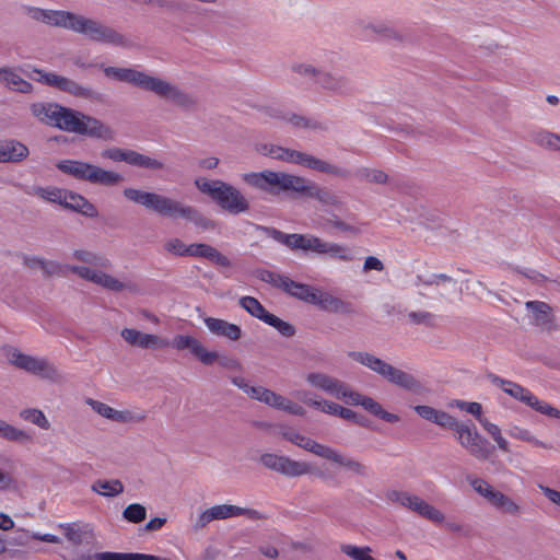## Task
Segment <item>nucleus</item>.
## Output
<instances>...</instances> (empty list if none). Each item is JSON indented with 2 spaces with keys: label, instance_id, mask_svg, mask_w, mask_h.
Segmentation results:
<instances>
[{
  "label": "nucleus",
  "instance_id": "40",
  "mask_svg": "<svg viewBox=\"0 0 560 560\" xmlns=\"http://www.w3.org/2000/svg\"><path fill=\"white\" fill-rule=\"evenodd\" d=\"M295 397L301 399L305 405L316 408V409H319L320 411H323L325 413L332 415V416L337 415L339 405L334 401L326 400V399H322V400L314 399V398L310 397V393L306 390H296Z\"/></svg>",
  "mask_w": 560,
  "mask_h": 560
},
{
  "label": "nucleus",
  "instance_id": "46",
  "mask_svg": "<svg viewBox=\"0 0 560 560\" xmlns=\"http://www.w3.org/2000/svg\"><path fill=\"white\" fill-rule=\"evenodd\" d=\"M130 165L138 166L141 168L152 170V171H160V170L164 168V164L161 161L153 159L151 156L141 154L133 150H132Z\"/></svg>",
  "mask_w": 560,
  "mask_h": 560
},
{
  "label": "nucleus",
  "instance_id": "24",
  "mask_svg": "<svg viewBox=\"0 0 560 560\" xmlns=\"http://www.w3.org/2000/svg\"><path fill=\"white\" fill-rule=\"evenodd\" d=\"M120 336L128 345L140 349H164L170 346L167 339L135 328H124Z\"/></svg>",
  "mask_w": 560,
  "mask_h": 560
},
{
  "label": "nucleus",
  "instance_id": "12",
  "mask_svg": "<svg viewBox=\"0 0 560 560\" xmlns=\"http://www.w3.org/2000/svg\"><path fill=\"white\" fill-rule=\"evenodd\" d=\"M195 186L200 192L211 197L222 210L231 214L244 213L250 208L249 201L241 190L223 180L198 177L195 179Z\"/></svg>",
  "mask_w": 560,
  "mask_h": 560
},
{
  "label": "nucleus",
  "instance_id": "25",
  "mask_svg": "<svg viewBox=\"0 0 560 560\" xmlns=\"http://www.w3.org/2000/svg\"><path fill=\"white\" fill-rule=\"evenodd\" d=\"M28 18L49 26L66 28L70 11L50 10L36 7L26 8Z\"/></svg>",
  "mask_w": 560,
  "mask_h": 560
},
{
  "label": "nucleus",
  "instance_id": "44",
  "mask_svg": "<svg viewBox=\"0 0 560 560\" xmlns=\"http://www.w3.org/2000/svg\"><path fill=\"white\" fill-rule=\"evenodd\" d=\"M479 423L482 425L486 432L492 438V440L497 443L498 447L502 452H510V444L506 441V439L502 435L501 429L497 424L490 422L485 417L480 419Z\"/></svg>",
  "mask_w": 560,
  "mask_h": 560
},
{
  "label": "nucleus",
  "instance_id": "62",
  "mask_svg": "<svg viewBox=\"0 0 560 560\" xmlns=\"http://www.w3.org/2000/svg\"><path fill=\"white\" fill-rule=\"evenodd\" d=\"M18 532L24 534L26 537H32L33 539H36V540L50 542V544H60L61 542L60 538L52 534H32V535H30L28 532L23 528H19Z\"/></svg>",
  "mask_w": 560,
  "mask_h": 560
},
{
  "label": "nucleus",
  "instance_id": "27",
  "mask_svg": "<svg viewBox=\"0 0 560 560\" xmlns=\"http://www.w3.org/2000/svg\"><path fill=\"white\" fill-rule=\"evenodd\" d=\"M203 322L208 330L217 337H223L231 341L242 338V329L236 324L215 317H206Z\"/></svg>",
  "mask_w": 560,
  "mask_h": 560
},
{
  "label": "nucleus",
  "instance_id": "37",
  "mask_svg": "<svg viewBox=\"0 0 560 560\" xmlns=\"http://www.w3.org/2000/svg\"><path fill=\"white\" fill-rule=\"evenodd\" d=\"M313 304L324 311L331 313L346 312L349 306L348 303L343 302L339 298H336L320 290H317V294L315 295V301Z\"/></svg>",
  "mask_w": 560,
  "mask_h": 560
},
{
  "label": "nucleus",
  "instance_id": "9",
  "mask_svg": "<svg viewBox=\"0 0 560 560\" xmlns=\"http://www.w3.org/2000/svg\"><path fill=\"white\" fill-rule=\"evenodd\" d=\"M2 350L10 365L32 376L54 385H61L67 380L66 374L45 357L25 353L13 346H5Z\"/></svg>",
  "mask_w": 560,
  "mask_h": 560
},
{
  "label": "nucleus",
  "instance_id": "63",
  "mask_svg": "<svg viewBox=\"0 0 560 560\" xmlns=\"http://www.w3.org/2000/svg\"><path fill=\"white\" fill-rule=\"evenodd\" d=\"M385 266L383 261L375 256H368L363 264V271L369 272L371 270L383 271Z\"/></svg>",
  "mask_w": 560,
  "mask_h": 560
},
{
  "label": "nucleus",
  "instance_id": "7",
  "mask_svg": "<svg viewBox=\"0 0 560 560\" xmlns=\"http://www.w3.org/2000/svg\"><path fill=\"white\" fill-rule=\"evenodd\" d=\"M280 434L285 441L295 444L296 446L314 454L317 457L345 468L357 477L366 478L369 476V469L365 464L351 456H347L340 453L338 450L331 446L318 443L315 440L301 434L293 428L284 427L281 429Z\"/></svg>",
  "mask_w": 560,
  "mask_h": 560
},
{
  "label": "nucleus",
  "instance_id": "5",
  "mask_svg": "<svg viewBox=\"0 0 560 560\" xmlns=\"http://www.w3.org/2000/svg\"><path fill=\"white\" fill-rule=\"evenodd\" d=\"M72 258L85 266L67 265L65 269L79 278L102 287L108 291L120 293L128 292L137 294L139 285L132 280H120L113 275L103 271L101 268L109 266V260L89 249H75Z\"/></svg>",
  "mask_w": 560,
  "mask_h": 560
},
{
  "label": "nucleus",
  "instance_id": "50",
  "mask_svg": "<svg viewBox=\"0 0 560 560\" xmlns=\"http://www.w3.org/2000/svg\"><path fill=\"white\" fill-rule=\"evenodd\" d=\"M340 550L353 560H376L371 556L372 549L368 546L358 547L345 544L340 546Z\"/></svg>",
  "mask_w": 560,
  "mask_h": 560
},
{
  "label": "nucleus",
  "instance_id": "20",
  "mask_svg": "<svg viewBox=\"0 0 560 560\" xmlns=\"http://www.w3.org/2000/svg\"><path fill=\"white\" fill-rule=\"evenodd\" d=\"M259 462L265 468L290 478L301 477L313 471L311 464L292 459L285 455L265 453L259 457Z\"/></svg>",
  "mask_w": 560,
  "mask_h": 560
},
{
  "label": "nucleus",
  "instance_id": "28",
  "mask_svg": "<svg viewBox=\"0 0 560 560\" xmlns=\"http://www.w3.org/2000/svg\"><path fill=\"white\" fill-rule=\"evenodd\" d=\"M260 398V402L294 416H303L305 412L300 405L269 388H265Z\"/></svg>",
  "mask_w": 560,
  "mask_h": 560
},
{
  "label": "nucleus",
  "instance_id": "53",
  "mask_svg": "<svg viewBox=\"0 0 560 560\" xmlns=\"http://www.w3.org/2000/svg\"><path fill=\"white\" fill-rule=\"evenodd\" d=\"M101 155H102V158L109 159L114 162H126V163L130 164L132 150H124L120 148L113 147V148L103 150Z\"/></svg>",
  "mask_w": 560,
  "mask_h": 560
},
{
  "label": "nucleus",
  "instance_id": "41",
  "mask_svg": "<svg viewBox=\"0 0 560 560\" xmlns=\"http://www.w3.org/2000/svg\"><path fill=\"white\" fill-rule=\"evenodd\" d=\"M94 560H168L166 558H161L152 555L144 553H122V552H96L94 555Z\"/></svg>",
  "mask_w": 560,
  "mask_h": 560
},
{
  "label": "nucleus",
  "instance_id": "14",
  "mask_svg": "<svg viewBox=\"0 0 560 560\" xmlns=\"http://www.w3.org/2000/svg\"><path fill=\"white\" fill-rule=\"evenodd\" d=\"M260 153H262L264 155H268L275 160L299 164L311 170H315L325 174H330L337 177L346 178L348 176V172L346 170L300 151L273 144H266L260 149Z\"/></svg>",
  "mask_w": 560,
  "mask_h": 560
},
{
  "label": "nucleus",
  "instance_id": "45",
  "mask_svg": "<svg viewBox=\"0 0 560 560\" xmlns=\"http://www.w3.org/2000/svg\"><path fill=\"white\" fill-rule=\"evenodd\" d=\"M238 303L247 313L260 320H264L269 313L261 303L253 296H243L240 299Z\"/></svg>",
  "mask_w": 560,
  "mask_h": 560
},
{
  "label": "nucleus",
  "instance_id": "19",
  "mask_svg": "<svg viewBox=\"0 0 560 560\" xmlns=\"http://www.w3.org/2000/svg\"><path fill=\"white\" fill-rule=\"evenodd\" d=\"M491 381L495 386L500 387L504 393H506L511 397H513L522 402H525L526 405H528L536 411H538L542 415H546L548 417L560 419V410L550 406L546 401L539 400L528 389L524 388L520 384L500 378L498 376H492Z\"/></svg>",
  "mask_w": 560,
  "mask_h": 560
},
{
  "label": "nucleus",
  "instance_id": "33",
  "mask_svg": "<svg viewBox=\"0 0 560 560\" xmlns=\"http://www.w3.org/2000/svg\"><path fill=\"white\" fill-rule=\"evenodd\" d=\"M0 82L8 89L20 93H31L33 91V85L11 68H0Z\"/></svg>",
  "mask_w": 560,
  "mask_h": 560
},
{
  "label": "nucleus",
  "instance_id": "4",
  "mask_svg": "<svg viewBox=\"0 0 560 560\" xmlns=\"http://www.w3.org/2000/svg\"><path fill=\"white\" fill-rule=\"evenodd\" d=\"M122 195L129 201L140 205L161 217L185 219L202 230H211L214 228V223L203 217L196 208L164 195L131 187L125 188Z\"/></svg>",
  "mask_w": 560,
  "mask_h": 560
},
{
  "label": "nucleus",
  "instance_id": "43",
  "mask_svg": "<svg viewBox=\"0 0 560 560\" xmlns=\"http://www.w3.org/2000/svg\"><path fill=\"white\" fill-rule=\"evenodd\" d=\"M19 416L22 420L33 423L42 430L50 429V422L40 409L24 408L19 412Z\"/></svg>",
  "mask_w": 560,
  "mask_h": 560
},
{
  "label": "nucleus",
  "instance_id": "1",
  "mask_svg": "<svg viewBox=\"0 0 560 560\" xmlns=\"http://www.w3.org/2000/svg\"><path fill=\"white\" fill-rule=\"evenodd\" d=\"M242 179L250 187L272 195L292 190L315 199L325 207L334 209L343 207V201L337 192L298 175L266 170L245 173Z\"/></svg>",
  "mask_w": 560,
  "mask_h": 560
},
{
  "label": "nucleus",
  "instance_id": "31",
  "mask_svg": "<svg viewBox=\"0 0 560 560\" xmlns=\"http://www.w3.org/2000/svg\"><path fill=\"white\" fill-rule=\"evenodd\" d=\"M28 153V148L20 141L10 139L0 142V163H19Z\"/></svg>",
  "mask_w": 560,
  "mask_h": 560
},
{
  "label": "nucleus",
  "instance_id": "26",
  "mask_svg": "<svg viewBox=\"0 0 560 560\" xmlns=\"http://www.w3.org/2000/svg\"><path fill=\"white\" fill-rule=\"evenodd\" d=\"M357 27L361 35L365 37H371L375 34L388 40H395L399 43L405 40V36L399 31L384 23L368 22L361 20L357 22Z\"/></svg>",
  "mask_w": 560,
  "mask_h": 560
},
{
  "label": "nucleus",
  "instance_id": "18",
  "mask_svg": "<svg viewBox=\"0 0 560 560\" xmlns=\"http://www.w3.org/2000/svg\"><path fill=\"white\" fill-rule=\"evenodd\" d=\"M30 78L42 84L75 97L84 100H91L95 97V92L92 89L80 84L71 78L63 77L55 72H46L42 69H33Z\"/></svg>",
  "mask_w": 560,
  "mask_h": 560
},
{
  "label": "nucleus",
  "instance_id": "13",
  "mask_svg": "<svg viewBox=\"0 0 560 560\" xmlns=\"http://www.w3.org/2000/svg\"><path fill=\"white\" fill-rule=\"evenodd\" d=\"M56 167L66 175L93 185L113 187L124 180L122 175L117 172L79 160H61Z\"/></svg>",
  "mask_w": 560,
  "mask_h": 560
},
{
  "label": "nucleus",
  "instance_id": "17",
  "mask_svg": "<svg viewBox=\"0 0 560 560\" xmlns=\"http://www.w3.org/2000/svg\"><path fill=\"white\" fill-rule=\"evenodd\" d=\"M240 516H245L252 521H262L267 518L266 514L254 509L241 508L233 504H217L206 509L197 516L194 528L200 530L207 527L211 522Z\"/></svg>",
  "mask_w": 560,
  "mask_h": 560
},
{
  "label": "nucleus",
  "instance_id": "60",
  "mask_svg": "<svg viewBox=\"0 0 560 560\" xmlns=\"http://www.w3.org/2000/svg\"><path fill=\"white\" fill-rule=\"evenodd\" d=\"M18 489L16 478L9 471L0 468V491H11Z\"/></svg>",
  "mask_w": 560,
  "mask_h": 560
},
{
  "label": "nucleus",
  "instance_id": "3",
  "mask_svg": "<svg viewBox=\"0 0 560 560\" xmlns=\"http://www.w3.org/2000/svg\"><path fill=\"white\" fill-rule=\"evenodd\" d=\"M103 72L110 79L129 83L144 91L151 92L161 100L170 102L179 108L191 109L197 105V101L192 95L186 93L178 85L160 77L151 75L132 68L110 66L103 67Z\"/></svg>",
  "mask_w": 560,
  "mask_h": 560
},
{
  "label": "nucleus",
  "instance_id": "30",
  "mask_svg": "<svg viewBox=\"0 0 560 560\" xmlns=\"http://www.w3.org/2000/svg\"><path fill=\"white\" fill-rule=\"evenodd\" d=\"M63 208L79 212L89 218L97 217L96 207L80 194L65 189L61 205Z\"/></svg>",
  "mask_w": 560,
  "mask_h": 560
},
{
  "label": "nucleus",
  "instance_id": "42",
  "mask_svg": "<svg viewBox=\"0 0 560 560\" xmlns=\"http://www.w3.org/2000/svg\"><path fill=\"white\" fill-rule=\"evenodd\" d=\"M28 194L36 196L45 201L61 205L62 196L65 195V189L52 186H35L28 191Z\"/></svg>",
  "mask_w": 560,
  "mask_h": 560
},
{
  "label": "nucleus",
  "instance_id": "35",
  "mask_svg": "<svg viewBox=\"0 0 560 560\" xmlns=\"http://www.w3.org/2000/svg\"><path fill=\"white\" fill-rule=\"evenodd\" d=\"M0 439L18 444L32 442V435L28 432L12 425L2 418H0Z\"/></svg>",
  "mask_w": 560,
  "mask_h": 560
},
{
  "label": "nucleus",
  "instance_id": "11",
  "mask_svg": "<svg viewBox=\"0 0 560 560\" xmlns=\"http://www.w3.org/2000/svg\"><path fill=\"white\" fill-rule=\"evenodd\" d=\"M66 30L84 35L90 40L101 44H110L122 48L132 46L131 42L114 27L74 12H70Z\"/></svg>",
  "mask_w": 560,
  "mask_h": 560
},
{
  "label": "nucleus",
  "instance_id": "38",
  "mask_svg": "<svg viewBox=\"0 0 560 560\" xmlns=\"http://www.w3.org/2000/svg\"><path fill=\"white\" fill-rule=\"evenodd\" d=\"M412 512L434 524H442L445 522V514L422 498L417 500Z\"/></svg>",
  "mask_w": 560,
  "mask_h": 560
},
{
  "label": "nucleus",
  "instance_id": "56",
  "mask_svg": "<svg viewBox=\"0 0 560 560\" xmlns=\"http://www.w3.org/2000/svg\"><path fill=\"white\" fill-rule=\"evenodd\" d=\"M257 277L261 281L270 283V284H272V285H275L277 288H280V289H283V287L285 285V283L288 281V278H289V277H285V276H281V275L275 273V272L269 271V270H260V271H258Z\"/></svg>",
  "mask_w": 560,
  "mask_h": 560
},
{
  "label": "nucleus",
  "instance_id": "16",
  "mask_svg": "<svg viewBox=\"0 0 560 560\" xmlns=\"http://www.w3.org/2000/svg\"><path fill=\"white\" fill-rule=\"evenodd\" d=\"M163 249L167 254L177 257H202L221 267L230 268L232 266L231 260L225 255L213 246L203 243L187 245L178 237H170L164 241Z\"/></svg>",
  "mask_w": 560,
  "mask_h": 560
},
{
  "label": "nucleus",
  "instance_id": "55",
  "mask_svg": "<svg viewBox=\"0 0 560 560\" xmlns=\"http://www.w3.org/2000/svg\"><path fill=\"white\" fill-rule=\"evenodd\" d=\"M360 176L364 180L374 184H386L388 180V175L382 170L377 168H362L360 171Z\"/></svg>",
  "mask_w": 560,
  "mask_h": 560
},
{
  "label": "nucleus",
  "instance_id": "57",
  "mask_svg": "<svg viewBox=\"0 0 560 560\" xmlns=\"http://www.w3.org/2000/svg\"><path fill=\"white\" fill-rule=\"evenodd\" d=\"M452 406H455V407L459 408L460 410H464V411L472 415L478 420V422L480 421V419L483 418V416H482V406L479 402H476V401L468 402V401H464V400H454L452 402Z\"/></svg>",
  "mask_w": 560,
  "mask_h": 560
},
{
  "label": "nucleus",
  "instance_id": "23",
  "mask_svg": "<svg viewBox=\"0 0 560 560\" xmlns=\"http://www.w3.org/2000/svg\"><path fill=\"white\" fill-rule=\"evenodd\" d=\"M317 85L324 91L338 96H350L354 93V85L351 79L340 72L323 70L319 73Z\"/></svg>",
  "mask_w": 560,
  "mask_h": 560
},
{
  "label": "nucleus",
  "instance_id": "21",
  "mask_svg": "<svg viewBox=\"0 0 560 560\" xmlns=\"http://www.w3.org/2000/svg\"><path fill=\"white\" fill-rule=\"evenodd\" d=\"M454 436L458 444L476 459L487 460L489 458L490 451L487 447V440L479 434L474 424L462 422L454 432Z\"/></svg>",
  "mask_w": 560,
  "mask_h": 560
},
{
  "label": "nucleus",
  "instance_id": "64",
  "mask_svg": "<svg viewBox=\"0 0 560 560\" xmlns=\"http://www.w3.org/2000/svg\"><path fill=\"white\" fill-rule=\"evenodd\" d=\"M538 488L551 503L560 508V491L544 485H538Z\"/></svg>",
  "mask_w": 560,
  "mask_h": 560
},
{
  "label": "nucleus",
  "instance_id": "15",
  "mask_svg": "<svg viewBox=\"0 0 560 560\" xmlns=\"http://www.w3.org/2000/svg\"><path fill=\"white\" fill-rule=\"evenodd\" d=\"M172 347L177 351L189 350V352L203 365L218 363L230 371H240L242 365L237 359L222 355L217 351L208 350L202 342L194 336L176 335L172 339Z\"/></svg>",
  "mask_w": 560,
  "mask_h": 560
},
{
  "label": "nucleus",
  "instance_id": "48",
  "mask_svg": "<svg viewBox=\"0 0 560 560\" xmlns=\"http://www.w3.org/2000/svg\"><path fill=\"white\" fill-rule=\"evenodd\" d=\"M387 498L390 502L397 503L401 505L402 508L408 509L409 511H412L415 504L417 503V500L420 498L417 494H413L408 491H390L387 494Z\"/></svg>",
  "mask_w": 560,
  "mask_h": 560
},
{
  "label": "nucleus",
  "instance_id": "32",
  "mask_svg": "<svg viewBox=\"0 0 560 560\" xmlns=\"http://www.w3.org/2000/svg\"><path fill=\"white\" fill-rule=\"evenodd\" d=\"M23 265L30 270H40L46 278L60 276L63 272L61 265L57 261L47 260L38 256H24Z\"/></svg>",
  "mask_w": 560,
  "mask_h": 560
},
{
  "label": "nucleus",
  "instance_id": "36",
  "mask_svg": "<svg viewBox=\"0 0 560 560\" xmlns=\"http://www.w3.org/2000/svg\"><path fill=\"white\" fill-rule=\"evenodd\" d=\"M282 290L301 301L313 304L318 289L308 284L295 282L288 278Z\"/></svg>",
  "mask_w": 560,
  "mask_h": 560
},
{
  "label": "nucleus",
  "instance_id": "22",
  "mask_svg": "<svg viewBox=\"0 0 560 560\" xmlns=\"http://www.w3.org/2000/svg\"><path fill=\"white\" fill-rule=\"evenodd\" d=\"M86 405H89L93 411H95L101 417L110 420L113 422L122 423V424H135L142 423L147 420V415L140 410H117L107 404L95 400L93 398H88L85 400Z\"/></svg>",
  "mask_w": 560,
  "mask_h": 560
},
{
  "label": "nucleus",
  "instance_id": "39",
  "mask_svg": "<svg viewBox=\"0 0 560 560\" xmlns=\"http://www.w3.org/2000/svg\"><path fill=\"white\" fill-rule=\"evenodd\" d=\"M91 490L100 495L113 498L124 492V485L118 479H97L92 483Z\"/></svg>",
  "mask_w": 560,
  "mask_h": 560
},
{
  "label": "nucleus",
  "instance_id": "54",
  "mask_svg": "<svg viewBox=\"0 0 560 560\" xmlns=\"http://www.w3.org/2000/svg\"><path fill=\"white\" fill-rule=\"evenodd\" d=\"M510 435L516 440L528 442L535 446H539L542 448L550 447L546 443L538 441L528 430L523 428L514 427L513 429H511Z\"/></svg>",
  "mask_w": 560,
  "mask_h": 560
},
{
  "label": "nucleus",
  "instance_id": "10",
  "mask_svg": "<svg viewBox=\"0 0 560 560\" xmlns=\"http://www.w3.org/2000/svg\"><path fill=\"white\" fill-rule=\"evenodd\" d=\"M348 357L352 361L376 373L388 383L412 393H419L422 389L421 383L413 375L395 368L368 351H350Z\"/></svg>",
  "mask_w": 560,
  "mask_h": 560
},
{
  "label": "nucleus",
  "instance_id": "61",
  "mask_svg": "<svg viewBox=\"0 0 560 560\" xmlns=\"http://www.w3.org/2000/svg\"><path fill=\"white\" fill-rule=\"evenodd\" d=\"M415 411L423 419L431 421L434 423L436 419L438 409L427 406V405H418L415 407Z\"/></svg>",
  "mask_w": 560,
  "mask_h": 560
},
{
  "label": "nucleus",
  "instance_id": "8",
  "mask_svg": "<svg viewBox=\"0 0 560 560\" xmlns=\"http://www.w3.org/2000/svg\"><path fill=\"white\" fill-rule=\"evenodd\" d=\"M271 235L276 241L288 246L292 250L314 253L342 262H350L354 259L353 252L348 246L339 243L327 242L313 234H285L281 231L272 230Z\"/></svg>",
  "mask_w": 560,
  "mask_h": 560
},
{
  "label": "nucleus",
  "instance_id": "59",
  "mask_svg": "<svg viewBox=\"0 0 560 560\" xmlns=\"http://www.w3.org/2000/svg\"><path fill=\"white\" fill-rule=\"evenodd\" d=\"M436 419L434 420V423L438 424L439 427L443 428V429H450V430H453L454 432L456 431V429L460 425L462 422H458L456 420V418H454L453 416H451L450 413L445 412V411H442V410H438V413H436Z\"/></svg>",
  "mask_w": 560,
  "mask_h": 560
},
{
  "label": "nucleus",
  "instance_id": "47",
  "mask_svg": "<svg viewBox=\"0 0 560 560\" xmlns=\"http://www.w3.org/2000/svg\"><path fill=\"white\" fill-rule=\"evenodd\" d=\"M536 144L555 151H560V136L550 131H538L534 135Z\"/></svg>",
  "mask_w": 560,
  "mask_h": 560
},
{
  "label": "nucleus",
  "instance_id": "34",
  "mask_svg": "<svg viewBox=\"0 0 560 560\" xmlns=\"http://www.w3.org/2000/svg\"><path fill=\"white\" fill-rule=\"evenodd\" d=\"M490 505L502 514H506L513 517H518L523 513V506L520 503L499 490L494 494Z\"/></svg>",
  "mask_w": 560,
  "mask_h": 560
},
{
  "label": "nucleus",
  "instance_id": "52",
  "mask_svg": "<svg viewBox=\"0 0 560 560\" xmlns=\"http://www.w3.org/2000/svg\"><path fill=\"white\" fill-rule=\"evenodd\" d=\"M122 516L130 523H140L147 517V510L139 503L129 504L122 512Z\"/></svg>",
  "mask_w": 560,
  "mask_h": 560
},
{
  "label": "nucleus",
  "instance_id": "6",
  "mask_svg": "<svg viewBox=\"0 0 560 560\" xmlns=\"http://www.w3.org/2000/svg\"><path fill=\"white\" fill-rule=\"evenodd\" d=\"M305 381L308 385L322 389L337 399H343L346 404L363 407L371 415L386 422L396 423L400 420L397 415L384 410L381 404L372 397L352 390L346 383L326 373L310 372L305 375Z\"/></svg>",
  "mask_w": 560,
  "mask_h": 560
},
{
  "label": "nucleus",
  "instance_id": "51",
  "mask_svg": "<svg viewBox=\"0 0 560 560\" xmlns=\"http://www.w3.org/2000/svg\"><path fill=\"white\" fill-rule=\"evenodd\" d=\"M291 69L294 73L300 77L312 78L315 80L316 84L319 80V73H322V69L316 68L315 66L307 62H295L291 66Z\"/></svg>",
  "mask_w": 560,
  "mask_h": 560
},
{
  "label": "nucleus",
  "instance_id": "2",
  "mask_svg": "<svg viewBox=\"0 0 560 560\" xmlns=\"http://www.w3.org/2000/svg\"><path fill=\"white\" fill-rule=\"evenodd\" d=\"M40 122L67 132L110 141L115 137L112 127L100 119L52 102H37L30 107Z\"/></svg>",
  "mask_w": 560,
  "mask_h": 560
},
{
  "label": "nucleus",
  "instance_id": "58",
  "mask_svg": "<svg viewBox=\"0 0 560 560\" xmlns=\"http://www.w3.org/2000/svg\"><path fill=\"white\" fill-rule=\"evenodd\" d=\"M68 541L74 545H81L83 541V534L80 527L75 524H60L59 526Z\"/></svg>",
  "mask_w": 560,
  "mask_h": 560
},
{
  "label": "nucleus",
  "instance_id": "29",
  "mask_svg": "<svg viewBox=\"0 0 560 560\" xmlns=\"http://www.w3.org/2000/svg\"><path fill=\"white\" fill-rule=\"evenodd\" d=\"M525 306L533 313L535 325L548 331L556 328L555 315L549 304L541 301H528Z\"/></svg>",
  "mask_w": 560,
  "mask_h": 560
},
{
  "label": "nucleus",
  "instance_id": "49",
  "mask_svg": "<svg viewBox=\"0 0 560 560\" xmlns=\"http://www.w3.org/2000/svg\"><path fill=\"white\" fill-rule=\"evenodd\" d=\"M469 485L472 489L482 498H485L490 504L494 494L497 493V489H494L488 481L482 478H469Z\"/></svg>",
  "mask_w": 560,
  "mask_h": 560
}]
</instances>
